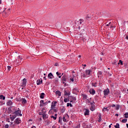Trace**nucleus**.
<instances>
[{
    "label": "nucleus",
    "mask_w": 128,
    "mask_h": 128,
    "mask_svg": "<svg viewBox=\"0 0 128 128\" xmlns=\"http://www.w3.org/2000/svg\"><path fill=\"white\" fill-rule=\"evenodd\" d=\"M36 128L35 126H32V127L31 128Z\"/></svg>",
    "instance_id": "obj_58"
},
{
    "label": "nucleus",
    "mask_w": 128,
    "mask_h": 128,
    "mask_svg": "<svg viewBox=\"0 0 128 128\" xmlns=\"http://www.w3.org/2000/svg\"><path fill=\"white\" fill-rule=\"evenodd\" d=\"M112 108H114L116 107V104H113L112 106Z\"/></svg>",
    "instance_id": "obj_48"
},
{
    "label": "nucleus",
    "mask_w": 128,
    "mask_h": 128,
    "mask_svg": "<svg viewBox=\"0 0 128 128\" xmlns=\"http://www.w3.org/2000/svg\"><path fill=\"white\" fill-rule=\"evenodd\" d=\"M17 124H16L15 123H14V124L12 125V126H16Z\"/></svg>",
    "instance_id": "obj_49"
},
{
    "label": "nucleus",
    "mask_w": 128,
    "mask_h": 128,
    "mask_svg": "<svg viewBox=\"0 0 128 128\" xmlns=\"http://www.w3.org/2000/svg\"><path fill=\"white\" fill-rule=\"evenodd\" d=\"M44 79L45 80H46V76L44 77Z\"/></svg>",
    "instance_id": "obj_50"
},
{
    "label": "nucleus",
    "mask_w": 128,
    "mask_h": 128,
    "mask_svg": "<svg viewBox=\"0 0 128 128\" xmlns=\"http://www.w3.org/2000/svg\"><path fill=\"white\" fill-rule=\"evenodd\" d=\"M55 66H58V62L55 63Z\"/></svg>",
    "instance_id": "obj_42"
},
{
    "label": "nucleus",
    "mask_w": 128,
    "mask_h": 128,
    "mask_svg": "<svg viewBox=\"0 0 128 128\" xmlns=\"http://www.w3.org/2000/svg\"><path fill=\"white\" fill-rule=\"evenodd\" d=\"M7 104L8 106H12V102L10 100H8V102H7Z\"/></svg>",
    "instance_id": "obj_16"
},
{
    "label": "nucleus",
    "mask_w": 128,
    "mask_h": 128,
    "mask_svg": "<svg viewBox=\"0 0 128 128\" xmlns=\"http://www.w3.org/2000/svg\"><path fill=\"white\" fill-rule=\"evenodd\" d=\"M109 110L108 109V108L104 107L102 109V112H108Z\"/></svg>",
    "instance_id": "obj_19"
},
{
    "label": "nucleus",
    "mask_w": 128,
    "mask_h": 128,
    "mask_svg": "<svg viewBox=\"0 0 128 128\" xmlns=\"http://www.w3.org/2000/svg\"><path fill=\"white\" fill-rule=\"evenodd\" d=\"M116 116H118V114H116Z\"/></svg>",
    "instance_id": "obj_57"
},
{
    "label": "nucleus",
    "mask_w": 128,
    "mask_h": 128,
    "mask_svg": "<svg viewBox=\"0 0 128 128\" xmlns=\"http://www.w3.org/2000/svg\"><path fill=\"white\" fill-rule=\"evenodd\" d=\"M64 110H66V109H62V112H64Z\"/></svg>",
    "instance_id": "obj_44"
},
{
    "label": "nucleus",
    "mask_w": 128,
    "mask_h": 128,
    "mask_svg": "<svg viewBox=\"0 0 128 128\" xmlns=\"http://www.w3.org/2000/svg\"><path fill=\"white\" fill-rule=\"evenodd\" d=\"M64 96H70V93L68 90H64Z\"/></svg>",
    "instance_id": "obj_8"
},
{
    "label": "nucleus",
    "mask_w": 128,
    "mask_h": 128,
    "mask_svg": "<svg viewBox=\"0 0 128 128\" xmlns=\"http://www.w3.org/2000/svg\"><path fill=\"white\" fill-rule=\"evenodd\" d=\"M70 98H72L73 100H76V97L74 98L72 96H70Z\"/></svg>",
    "instance_id": "obj_31"
},
{
    "label": "nucleus",
    "mask_w": 128,
    "mask_h": 128,
    "mask_svg": "<svg viewBox=\"0 0 128 128\" xmlns=\"http://www.w3.org/2000/svg\"><path fill=\"white\" fill-rule=\"evenodd\" d=\"M56 74H57V76H58L60 75V74L58 73V72H56Z\"/></svg>",
    "instance_id": "obj_45"
},
{
    "label": "nucleus",
    "mask_w": 128,
    "mask_h": 128,
    "mask_svg": "<svg viewBox=\"0 0 128 128\" xmlns=\"http://www.w3.org/2000/svg\"><path fill=\"white\" fill-rule=\"evenodd\" d=\"M16 118V114L10 115V120L12 121L14 120V118Z\"/></svg>",
    "instance_id": "obj_4"
},
{
    "label": "nucleus",
    "mask_w": 128,
    "mask_h": 128,
    "mask_svg": "<svg viewBox=\"0 0 128 128\" xmlns=\"http://www.w3.org/2000/svg\"><path fill=\"white\" fill-rule=\"evenodd\" d=\"M62 116L59 117L58 122H62Z\"/></svg>",
    "instance_id": "obj_35"
},
{
    "label": "nucleus",
    "mask_w": 128,
    "mask_h": 128,
    "mask_svg": "<svg viewBox=\"0 0 128 128\" xmlns=\"http://www.w3.org/2000/svg\"><path fill=\"white\" fill-rule=\"evenodd\" d=\"M70 106L72 108V105L70 103H68L66 106Z\"/></svg>",
    "instance_id": "obj_29"
},
{
    "label": "nucleus",
    "mask_w": 128,
    "mask_h": 128,
    "mask_svg": "<svg viewBox=\"0 0 128 128\" xmlns=\"http://www.w3.org/2000/svg\"><path fill=\"white\" fill-rule=\"evenodd\" d=\"M22 102L23 104H24L26 102V100L24 98H22Z\"/></svg>",
    "instance_id": "obj_20"
},
{
    "label": "nucleus",
    "mask_w": 128,
    "mask_h": 128,
    "mask_svg": "<svg viewBox=\"0 0 128 128\" xmlns=\"http://www.w3.org/2000/svg\"><path fill=\"white\" fill-rule=\"evenodd\" d=\"M43 112H44V110H41V111L39 112V114L40 116H42Z\"/></svg>",
    "instance_id": "obj_24"
},
{
    "label": "nucleus",
    "mask_w": 128,
    "mask_h": 128,
    "mask_svg": "<svg viewBox=\"0 0 128 128\" xmlns=\"http://www.w3.org/2000/svg\"><path fill=\"white\" fill-rule=\"evenodd\" d=\"M98 118H99V120L98 122H100V121L102 120V114H98Z\"/></svg>",
    "instance_id": "obj_21"
},
{
    "label": "nucleus",
    "mask_w": 128,
    "mask_h": 128,
    "mask_svg": "<svg viewBox=\"0 0 128 128\" xmlns=\"http://www.w3.org/2000/svg\"><path fill=\"white\" fill-rule=\"evenodd\" d=\"M72 74H74V71H72Z\"/></svg>",
    "instance_id": "obj_62"
},
{
    "label": "nucleus",
    "mask_w": 128,
    "mask_h": 128,
    "mask_svg": "<svg viewBox=\"0 0 128 128\" xmlns=\"http://www.w3.org/2000/svg\"><path fill=\"white\" fill-rule=\"evenodd\" d=\"M90 92L91 94H96V90L94 89H91L90 90Z\"/></svg>",
    "instance_id": "obj_12"
},
{
    "label": "nucleus",
    "mask_w": 128,
    "mask_h": 128,
    "mask_svg": "<svg viewBox=\"0 0 128 128\" xmlns=\"http://www.w3.org/2000/svg\"><path fill=\"white\" fill-rule=\"evenodd\" d=\"M109 76H112V73L108 72Z\"/></svg>",
    "instance_id": "obj_46"
},
{
    "label": "nucleus",
    "mask_w": 128,
    "mask_h": 128,
    "mask_svg": "<svg viewBox=\"0 0 128 128\" xmlns=\"http://www.w3.org/2000/svg\"><path fill=\"white\" fill-rule=\"evenodd\" d=\"M36 84L38 86H40L41 84H42V79L40 78L39 80H37Z\"/></svg>",
    "instance_id": "obj_7"
},
{
    "label": "nucleus",
    "mask_w": 128,
    "mask_h": 128,
    "mask_svg": "<svg viewBox=\"0 0 128 128\" xmlns=\"http://www.w3.org/2000/svg\"><path fill=\"white\" fill-rule=\"evenodd\" d=\"M0 100L2 99V100H6V97L4 96V95L1 94L0 96Z\"/></svg>",
    "instance_id": "obj_17"
},
{
    "label": "nucleus",
    "mask_w": 128,
    "mask_h": 128,
    "mask_svg": "<svg viewBox=\"0 0 128 128\" xmlns=\"http://www.w3.org/2000/svg\"><path fill=\"white\" fill-rule=\"evenodd\" d=\"M62 84H64V86H66V81H62Z\"/></svg>",
    "instance_id": "obj_47"
},
{
    "label": "nucleus",
    "mask_w": 128,
    "mask_h": 128,
    "mask_svg": "<svg viewBox=\"0 0 128 128\" xmlns=\"http://www.w3.org/2000/svg\"><path fill=\"white\" fill-rule=\"evenodd\" d=\"M84 116H88L90 114V110L86 109V112L84 114Z\"/></svg>",
    "instance_id": "obj_11"
},
{
    "label": "nucleus",
    "mask_w": 128,
    "mask_h": 128,
    "mask_svg": "<svg viewBox=\"0 0 128 128\" xmlns=\"http://www.w3.org/2000/svg\"><path fill=\"white\" fill-rule=\"evenodd\" d=\"M112 24V22H110L108 24H107L106 26H110Z\"/></svg>",
    "instance_id": "obj_43"
},
{
    "label": "nucleus",
    "mask_w": 128,
    "mask_h": 128,
    "mask_svg": "<svg viewBox=\"0 0 128 128\" xmlns=\"http://www.w3.org/2000/svg\"><path fill=\"white\" fill-rule=\"evenodd\" d=\"M84 66H86V64L83 65Z\"/></svg>",
    "instance_id": "obj_61"
},
{
    "label": "nucleus",
    "mask_w": 128,
    "mask_h": 128,
    "mask_svg": "<svg viewBox=\"0 0 128 128\" xmlns=\"http://www.w3.org/2000/svg\"><path fill=\"white\" fill-rule=\"evenodd\" d=\"M74 76L73 75V78H70V81L74 82Z\"/></svg>",
    "instance_id": "obj_36"
},
{
    "label": "nucleus",
    "mask_w": 128,
    "mask_h": 128,
    "mask_svg": "<svg viewBox=\"0 0 128 128\" xmlns=\"http://www.w3.org/2000/svg\"><path fill=\"white\" fill-rule=\"evenodd\" d=\"M52 128H56V126H52ZM60 128V127H58Z\"/></svg>",
    "instance_id": "obj_55"
},
{
    "label": "nucleus",
    "mask_w": 128,
    "mask_h": 128,
    "mask_svg": "<svg viewBox=\"0 0 128 128\" xmlns=\"http://www.w3.org/2000/svg\"><path fill=\"white\" fill-rule=\"evenodd\" d=\"M22 82V86H26V78H24Z\"/></svg>",
    "instance_id": "obj_6"
},
{
    "label": "nucleus",
    "mask_w": 128,
    "mask_h": 128,
    "mask_svg": "<svg viewBox=\"0 0 128 128\" xmlns=\"http://www.w3.org/2000/svg\"><path fill=\"white\" fill-rule=\"evenodd\" d=\"M114 28V26H110V28Z\"/></svg>",
    "instance_id": "obj_56"
},
{
    "label": "nucleus",
    "mask_w": 128,
    "mask_h": 128,
    "mask_svg": "<svg viewBox=\"0 0 128 128\" xmlns=\"http://www.w3.org/2000/svg\"><path fill=\"white\" fill-rule=\"evenodd\" d=\"M48 78H54V75L52 74V72H50L48 74Z\"/></svg>",
    "instance_id": "obj_9"
},
{
    "label": "nucleus",
    "mask_w": 128,
    "mask_h": 128,
    "mask_svg": "<svg viewBox=\"0 0 128 128\" xmlns=\"http://www.w3.org/2000/svg\"><path fill=\"white\" fill-rule=\"evenodd\" d=\"M124 116H125L124 118H128V112L125 113Z\"/></svg>",
    "instance_id": "obj_30"
},
{
    "label": "nucleus",
    "mask_w": 128,
    "mask_h": 128,
    "mask_svg": "<svg viewBox=\"0 0 128 128\" xmlns=\"http://www.w3.org/2000/svg\"><path fill=\"white\" fill-rule=\"evenodd\" d=\"M40 106H44L42 105V104H40Z\"/></svg>",
    "instance_id": "obj_54"
},
{
    "label": "nucleus",
    "mask_w": 128,
    "mask_h": 128,
    "mask_svg": "<svg viewBox=\"0 0 128 128\" xmlns=\"http://www.w3.org/2000/svg\"><path fill=\"white\" fill-rule=\"evenodd\" d=\"M102 72H98V77L100 76H102Z\"/></svg>",
    "instance_id": "obj_32"
},
{
    "label": "nucleus",
    "mask_w": 128,
    "mask_h": 128,
    "mask_svg": "<svg viewBox=\"0 0 128 128\" xmlns=\"http://www.w3.org/2000/svg\"><path fill=\"white\" fill-rule=\"evenodd\" d=\"M70 101V99H68L66 98H64V102H69Z\"/></svg>",
    "instance_id": "obj_25"
},
{
    "label": "nucleus",
    "mask_w": 128,
    "mask_h": 128,
    "mask_svg": "<svg viewBox=\"0 0 128 128\" xmlns=\"http://www.w3.org/2000/svg\"><path fill=\"white\" fill-rule=\"evenodd\" d=\"M10 68H12V67L10 66H8V70H10Z\"/></svg>",
    "instance_id": "obj_38"
},
{
    "label": "nucleus",
    "mask_w": 128,
    "mask_h": 128,
    "mask_svg": "<svg viewBox=\"0 0 128 128\" xmlns=\"http://www.w3.org/2000/svg\"><path fill=\"white\" fill-rule=\"evenodd\" d=\"M112 124H111L109 126V128H112Z\"/></svg>",
    "instance_id": "obj_53"
},
{
    "label": "nucleus",
    "mask_w": 128,
    "mask_h": 128,
    "mask_svg": "<svg viewBox=\"0 0 128 128\" xmlns=\"http://www.w3.org/2000/svg\"><path fill=\"white\" fill-rule=\"evenodd\" d=\"M126 127L128 128V124H126Z\"/></svg>",
    "instance_id": "obj_64"
},
{
    "label": "nucleus",
    "mask_w": 128,
    "mask_h": 128,
    "mask_svg": "<svg viewBox=\"0 0 128 128\" xmlns=\"http://www.w3.org/2000/svg\"><path fill=\"white\" fill-rule=\"evenodd\" d=\"M40 104H44V100H41L40 101Z\"/></svg>",
    "instance_id": "obj_39"
},
{
    "label": "nucleus",
    "mask_w": 128,
    "mask_h": 128,
    "mask_svg": "<svg viewBox=\"0 0 128 128\" xmlns=\"http://www.w3.org/2000/svg\"><path fill=\"white\" fill-rule=\"evenodd\" d=\"M54 116H56H56H58V114H55Z\"/></svg>",
    "instance_id": "obj_59"
},
{
    "label": "nucleus",
    "mask_w": 128,
    "mask_h": 128,
    "mask_svg": "<svg viewBox=\"0 0 128 128\" xmlns=\"http://www.w3.org/2000/svg\"><path fill=\"white\" fill-rule=\"evenodd\" d=\"M50 118H53L54 120H56V116H51Z\"/></svg>",
    "instance_id": "obj_26"
},
{
    "label": "nucleus",
    "mask_w": 128,
    "mask_h": 128,
    "mask_svg": "<svg viewBox=\"0 0 128 128\" xmlns=\"http://www.w3.org/2000/svg\"><path fill=\"white\" fill-rule=\"evenodd\" d=\"M66 75H64L62 76V82H66Z\"/></svg>",
    "instance_id": "obj_10"
},
{
    "label": "nucleus",
    "mask_w": 128,
    "mask_h": 128,
    "mask_svg": "<svg viewBox=\"0 0 128 128\" xmlns=\"http://www.w3.org/2000/svg\"><path fill=\"white\" fill-rule=\"evenodd\" d=\"M126 39L128 40V36H126Z\"/></svg>",
    "instance_id": "obj_51"
},
{
    "label": "nucleus",
    "mask_w": 128,
    "mask_h": 128,
    "mask_svg": "<svg viewBox=\"0 0 128 128\" xmlns=\"http://www.w3.org/2000/svg\"><path fill=\"white\" fill-rule=\"evenodd\" d=\"M5 128H10V125H8V124H6L4 126Z\"/></svg>",
    "instance_id": "obj_34"
},
{
    "label": "nucleus",
    "mask_w": 128,
    "mask_h": 128,
    "mask_svg": "<svg viewBox=\"0 0 128 128\" xmlns=\"http://www.w3.org/2000/svg\"><path fill=\"white\" fill-rule=\"evenodd\" d=\"M56 82H58V78L55 79Z\"/></svg>",
    "instance_id": "obj_60"
},
{
    "label": "nucleus",
    "mask_w": 128,
    "mask_h": 128,
    "mask_svg": "<svg viewBox=\"0 0 128 128\" xmlns=\"http://www.w3.org/2000/svg\"><path fill=\"white\" fill-rule=\"evenodd\" d=\"M126 122H128V119H123L122 120V122L125 123Z\"/></svg>",
    "instance_id": "obj_28"
},
{
    "label": "nucleus",
    "mask_w": 128,
    "mask_h": 128,
    "mask_svg": "<svg viewBox=\"0 0 128 128\" xmlns=\"http://www.w3.org/2000/svg\"><path fill=\"white\" fill-rule=\"evenodd\" d=\"M40 98H44V93H42Z\"/></svg>",
    "instance_id": "obj_22"
},
{
    "label": "nucleus",
    "mask_w": 128,
    "mask_h": 128,
    "mask_svg": "<svg viewBox=\"0 0 128 128\" xmlns=\"http://www.w3.org/2000/svg\"><path fill=\"white\" fill-rule=\"evenodd\" d=\"M90 72H92L90 70H86L85 73L84 72L82 74V76H83V78H88V76H90Z\"/></svg>",
    "instance_id": "obj_1"
},
{
    "label": "nucleus",
    "mask_w": 128,
    "mask_h": 128,
    "mask_svg": "<svg viewBox=\"0 0 128 128\" xmlns=\"http://www.w3.org/2000/svg\"><path fill=\"white\" fill-rule=\"evenodd\" d=\"M44 106H46L48 104H50V100H44Z\"/></svg>",
    "instance_id": "obj_14"
},
{
    "label": "nucleus",
    "mask_w": 128,
    "mask_h": 128,
    "mask_svg": "<svg viewBox=\"0 0 128 128\" xmlns=\"http://www.w3.org/2000/svg\"><path fill=\"white\" fill-rule=\"evenodd\" d=\"M116 128H120V124L118 123H117L116 125L114 126Z\"/></svg>",
    "instance_id": "obj_27"
},
{
    "label": "nucleus",
    "mask_w": 128,
    "mask_h": 128,
    "mask_svg": "<svg viewBox=\"0 0 128 128\" xmlns=\"http://www.w3.org/2000/svg\"><path fill=\"white\" fill-rule=\"evenodd\" d=\"M21 112L20 110V108H18V110H16L14 113V114H15L16 116H22V114H20Z\"/></svg>",
    "instance_id": "obj_2"
},
{
    "label": "nucleus",
    "mask_w": 128,
    "mask_h": 128,
    "mask_svg": "<svg viewBox=\"0 0 128 128\" xmlns=\"http://www.w3.org/2000/svg\"><path fill=\"white\" fill-rule=\"evenodd\" d=\"M22 122V120L20 118H17L14 120V124H20Z\"/></svg>",
    "instance_id": "obj_3"
},
{
    "label": "nucleus",
    "mask_w": 128,
    "mask_h": 128,
    "mask_svg": "<svg viewBox=\"0 0 128 128\" xmlns=\"http://www.w3.org/2000/svg\"><path fill=\"white\" fill-rule=\"evenodd\" d=\"M58 78H62V76H59Z\"/></svg>",
    "instance_id": "obj_63"
},
{
    "label": "nucleus",
    "mask_w": 128,
    "mask_h": 128,
    "mask_svg": "<svg viewBox=\"0 0 128 128\" xmlns=\"http://www.w3.org/2000/svg\"><path fill=\"white\" fill-rule=\"evenodd\" d=\"M62 120L63 122H66V117L62 118Z\"/></svg>",
    "instance_id": "obj_37"
},
{
    "label": "nucleus",
    "mask_w": 128,
    "mask_h": 128,
    "mask_svg": "<svg viewBox=\"0 0 128 128\" xmlns=\"http://www.w3.org/2000/svg\"><path fill=\"white\" fill-rule=\"evenodd\" d=\"M51 108H52V109L53 110V111L54 112H56V109L54 108V105H52Z\"/></svg>",
    "instance_id": "obj_23"
},
{
    "label": "nucleus",
    "mask_w": 128,
    "mask_h": 128,
    "mask_svg": "<svg viewBox=\"0 0 128 128\" xmlns=\"http://www.w3.org/2000/svg\"><path fill=\"white\" fill-rule=\"evenodd\" d=\"M116 110H119L120 109V106H117L116 108Z\"/></svg>",
    "instance_id": "obj_41"
},
{
    "label": "nucleus",
    "mask_w": 128,
    "mask_h": 128,
    "mask_svg": "<svg viewBox=\"0 0 128 128\" xmlns=\"http://www.w3.org/2000/svg\"><path fill=\"white\" fill-rule=\"evenodd\" d=\"M119 62H120V64L121 65H122V64H122V60H119Z\"/></svg>",
    "instance_id": "obj_40"
},
{
    "label": "nucleus",
    "mask_w": 128,
    "mask_h": 128,
    "mask_svg": "<svg viewBox=\"0 0 128 128\" xmlns=\"http://www.w3.org/2000/svg\"><path fill=\"white\" fill-rule=\"evenodd\" d=\"M96 84H98V83H96V82H95L94 84L92 83V86H93L96 87Z\"/></svg>",
    "instance_id": "obj_33"
},
{
    "label": "nucleus",
    "mask_w": 128,
    "mask_h": 128,
    "mask_svg": "<svg viewBox=\"0 0 128 128\" xmlns=\"http://www.w3.org/2000/svg\"><path fill=\"white\" fill-rule=\"evenodd\" d=\"M110 94V90L108 88H106L104 90V96H108Z\"/></svg>",
    "instance_id": "obj_5"
},
{
    "label": "nucleus",
    "mask_w": 128,
    "mask_h": 128,
    "mask_svg": "<svg viewBox=\"0 0 128 128\" xmlns=\"http://www.w3.org/2000/svg\"><path fill=\"white\" fill-rule=\"evenodd\" d=\"M78 56L79 58H82V56H80V55H79Z\"/></svg>",
    "instance_id": "obj_52"
},
{
    "label": "nucleus",
    "mask_w": 128,
    "mask_h": 128,
    "mask_svg": "<svg viewBox=\"0 0 128 128\" xmlns=\"http://www.w3.org/2000/svg\"><path fill=\"white\" fill-rule=\"evenodd\" d=\"M60 90H57V91H56V94H58V96H60Z\"/></svg>",
    "instance_id": "obj_18"
},
{
    "label": "nucleus",
    "mask_w": 128,
    "mask_h": 128,
    "mask_svg": "<svg viewBox=\"0 0 128 128\" xmlns=\"http://www.w3.org/2000/svg\"><path fill=\"white\" fill-rule=\"evenodd\" d=\"M96 110V106H94V105H92L90 110L93 112V110Z\"/></svg>",
    "instance_id": "obj_15"
},
{
    "label": "nucleus",
    "mask_w": 128,
    "mask_h": 128,
    "mask_svg": "<svg viewBox=\"0 0 128 128\" xmlns=\"http://www.w3.org/2000/svg\"><path fill=\"white\" fill-rule=\"evenodd\" d=\"M46 112L44 111L43 114H42L43 119L44 120L45 118H46Z\"/></svg>",
    "instance_id": "obj_13"
}]
</instances>
